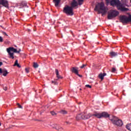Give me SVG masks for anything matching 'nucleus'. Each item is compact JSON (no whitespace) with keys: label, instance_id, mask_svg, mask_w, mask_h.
<instances>
[{"label":"nucleus","instance_id":"obj_27","mask_svg":"<svg viewBox=\"0 0 131 131\" xmlns=\"http://www.w3.org/2000/svg\"><path fill=\"white\" fill-rule=\"evenodd\" d=\"M17 106H18V108H19L20 109H23V107L21 105H20L19 103H17Z\"/></svg>","mask_w":131,"mask_h":131},{"label":"nucleus","instance_id":"obj_15","mask_svg":"<svg viewBox=\"0 0 131 131\" xmlns=\"http://www.w3.org/2000/svg\"><path fill=\"white\" fill-rule=\"evenodd\" d=\"M110 55L112 58H113V57H116V56L118 55V53L117 52L112 51L110 53Z\"/></svg>","mask_w":131,"mask_h":131},{"label":"nucleus","instance_id":"obj_23","mask_svg":"<svg viewBox=\"0 0 131 131\" xmlns=\"http://www.w3.org/2000/svg\"><path fill=\"white\" fill-rule=\"evenodd\" d=\"M33 66L34 68H38V64H37L36 62H34Z\"/></svg>","mask_w":131,"mask_h":131},{"label":"nucleus","instance_id":"obj_12","mask_svg":"<svg viewBox=\"0 0 131 131\" xmlns=\"http://www.w3.org/2000/svg\"><path fill=\"white\" fill-rule=\"evenodd\" d=\"M72 72L75 73V74H78V69L77 68L73 67L71 69Z\"/></svg>","mask_w":131,"mask_h":131},{"label":"nucleus","instance_id":"obj_21","mask_svg":"<svg viewBox=\"0 0 131 131\" xmlns=\"http://www.w3.org/2000/svg\"><path fill=\"white\" fill-rule=\"evenodd\" d=\"M126 128L128 130H131V124H128L126 125Z\"/></svg>","mask_w":131,"mask_h":131},{"label":"nucleus","instance_id":"obj_18","mask_svg":"<svg viewBox=\"0 0 131 131\" xmlns=\"http://www.w3.org/2000/svg\"><path fill=\"white\" fill-rule=\"evenodd\" d=\"M60 1L61 0H53L55 7H58V6H59Z\"/></svg>","mask_w":131,"mask_h":131},{"label":"nucleus","instance_id":"obj_31","mask_svg":"<svg viewBox=\"0 0 131 131\" xmlns=\"http://www.w3.org/2000/svg\"><path fill=\"white\" fill-rule=\"evenodd\" d=\"M50 113L52 115H56V113H55L54 111L51 112Z\"/></svg>","mask_w":131,"mask_h":131},{"label":"nucleus","instance_id":"obj_5","mask_svg":"<svg viewBox=\"0 0 131 131\" xmlns=\"http://www.w3.org/2000/svg\"><path fill=\"white\" fill-rule=\"evenodd\" d=\"M111 120L113 124H115L117 126H122L123 125V122H122V121L116 117H114Z\"/></svg>","mask_w":131,"mask_h":131},{"label":"nucleus","instance_id":"obj_25","mask_svg":"<svg viewBox=\"0 0 131 131\" xmlns=\"http://www.w3.org/2000/svg\"><path fill=\"white\" fill-rule=\"evenodd\" d=\"M51 83H52V84H54V85L58 84V82H57L56 81H52Z\"/></svg>","mask_w":131,"mask_h":131},{"label":"nucleus","instance_id":"obj_24","mask_svg":"<svg viewBox=\"0 0 131 131\" xmlns=\"http://www.w3.org/2000/svg\"><path fill=\"white\" fill-rule=\"evenodd\" d=\"M21 50H19V51H17V49L13 48V53H17V54H19L20 53V51Z\"/></svg>","mask_w":131,"mask_h":131},{"label":"nucleus","instance_id":"obj_17","mask_svg":"<svg viewBox=\"0 0 131 131\" xmlns=\"http://www.w3.org/2000/svg\"><path fill=\"white\" fill-rule=\"evenodd\" d=\"M2 73H3V76H6L7 75H8V74H9V72H8L7 70L4 69L3 70Z\"/></svg>","mask_w":131,"mask_h":131},{"label":"nucleus","instance_id":"obj_42","mask_svg":"<svg viewBox=\"0 0 131 131\" xmlns=\"http://www.w3.org/2000/svg\"><path fill=\"white\" fill-rule=\"evenodd\" d=\"M0 126H2V123L0 122Z\"/></svg>","mask_w":131,"mask_h":131},{"label":"nucleus","instance_id":"obj_2","mask_svg":"<svg viewBox=\"0 0 131 131\" xmlns=\"http://www.w3.org/2000/svg\"><path fill=\"white\" fill-rule=\"evenodd\" d=\"M111 5L114 6H116L119 11L121 12H127L128 8L124 7L123 4L120 3L119 0H112L111 1Z\"/></svg>","mask_w":131,"mask_h":131},{"label":"nucleus","instance_id":"obj_11","mask_svg":"<svg viewBox=\"0 0 131 131\" xmlns=\"http://www.w3.org/2000/svg\"><path fill=\"white\" fill-rule=\"evenodd\" d=\"M110 116V115H109L106 112H102L101 113V118L104 117V118H108Z\"/></svg>","mask_w":131,"mask_h":131},{"label":"nucleus","instance_id":"obj_14","mask_svg":"<svg viewBox=\"0 0 131 131\" xmlns=\"http://www.w3.org/2000/svg\"><path fill=\"white\" fill-rule=\"evenodd\" d=\"M106 75H107L106 73H101L100 74H99L98 77L99 78L101 79V80H103V79H104V76H106Z\"/></svg>","mask_w":131,"mask_h":131},{"label":"nucleus","instance_id":"obj_6","mask_svg":"<svg viewBox=\"0 0 131 131\" xmlns=\"http://www.w3.org/2000/svg\"><path fill=\"white\" fill-rule=\"evenodd\" d=\"M83 1L84 0H78V3L76 0H73L72 3H71V8L73 9V8H75V7H77L78 6V4L80 6L81 5H82L83 4Z\"/></svg>","mask_w":131,"mask_h":131},{"label":"nucleus","instance_id":"obj_36","mask_svg":"<svg viewBox=\"0 0 131 131\" xmlns=\"http://www.w3.org/2000/svg\"><path fill=\"white\" fill-rule=\"evenodd\" d=\"M76 75H78V76H79V77H82V75H79L78 73V74H77Z\"/></svg>","mask_w":131,"mask_h":131},{"label":"nucleus","instance_id":"obj_8","mask_svg":"<svg viewBox=\"0 0 131 131\" xmlns=\"http://www.w3.org/2000/svg\"><path fill=\"white\" fill-rule=\"evenodd\" d=\"M93 115L91 114H88V115H86L85 114H82V119H89V118H91Z\"/></svg>","mask_w":131,"mask_h":131},{"label":"nucleus","instance_id":"obj_7","mask_svg":"<svg viewBox=\"0 0 131 131\" xmlns=\"http://www.w3.org/2000/svg\"><path fill=\"white\" fill-rule=\"evenodd\" d=\"M0 5H2L5 8H9V2L7 0H0Z\"/></svg>","mask_w":131,"mask_h":131},{"label":"nucleus","instance_id":"obj_13","mask_svg":"<svg viewBox=\"0 0 131 131\" xmlns=\"http://www.w3.org/2000/svg\"><path fill=\"white\" fill-rule=\"evenodd\" d=\"M55 73L56 77L58 78V79H62V78H63V77H62V76L59 74V71L58 69H55Z\"/></svg>","mask_w":131,"mask_h":131},{"label":"nucleus","instance_id":"obj_29","mask_svg":"<svg viewBox=\"0 0 131 131\" xmlns=\"http://www.w3.org/2000/svg\"><path fill=\"white\" fill-rule=\"evenodd\" d=\"M86 88H89V89H92V86L89 84L85 85Z\"/></svg>","mask_w":131,"mask_h":131},{"label":"nucleus","instance_id":"obj_22","mask_svg":"<svg viewBox=\"0 0 131 131\" xmlns=\"http://www.w3.org/2000/svg\"><path fill=\"white\" fill-rule=\"evenodd\" d=\"M9 56H10V58H11V59H14V53H12V52H8Z\"/></svg>","mask_w":131,"mask_h":131},{"label":"nucleus","instance_id":"obj_1","mask_svg":"<svg viewBox=\"0 0 131 131\" xmlns=\"http://www.w3.org/2000/svg\"><path fill=\"white\" fill-rule=\"evenodd\" d=\"M95 11H97L99 14H102V16L107 14L108 8L105 7V4L103 2L99 3L96 5L94 9Z\"/></svg>","mask_w":131,"mask_h":131},{"label":"nucleus","instance_id":"obj_30","mask_svg":"<svg viewBox=\"0 0 131 131\" xmlns=\"http://www.w3.org/2000/svg\"><path fill=\"white\" fill-rule=\"evenodd\" d=\"M61 113H62V114H67V112L65 111H61Z\"/></svg>","mask_w":131,"mask_h":131},{"label":"nucleus","instance_id":"obj_37","mask_svg":"<svg viewBox=\"0 0 131 131\" xmlns=\"http://www.w3.org/2000/svg\"><path fill=\"white\" fill-rule=\"evenodd\" d=\"M0 73H3V70L2 68H0Z\"/></svg>","mask_w":131,"mask_h":131},{"label":"nucleus","instance_id":"obj_41","mask_svg":"<svg viewBox=\"0 0 131 131\" xmlns=\"http://www.w3.org/2000/svg\"><path fill=\"white\" fill-rule=\"evenodd\" d=\"M28 31L29 32L30 31V29H28Z\"/></svg>","mask_w":131,"mask_h":131},{"label":"nucleus","instance_id":"obj_3","mask_svg":"<svg viewBox=\"0 0 131 131\" xmlns=\"http://www.w3.org/2000/svg\"><path fill=\"white\" fill-rule=\"evenodd\" d=\"M63 13H65L67 16H73L74 13L73 12V8L70 6L65 7L63 10Z\"/></svg>","mask_w":131,"mask_h":131},{"label":"nucleus","instance_id":"obj_35","mask_svg":"<svg viewBox=\"0 0 131 131\" xmlns=\"http://www.w3.org/2000/svg\"><path fill=\"white\" fill-rule=\"evenodd\" d=\"M4 91H7L8 90V88L7 86H4Z\"/></svg>","mask_w":131,"mask_h":131},{"label":"nucleus","instance_id":"obj_20","mask_svg":"<svg viewBox=\"0 0 131 131\" xmlns=\"http://www.w3.org/2000/svg\"><path fill=\"white\" fill-rule=\"evenodd\" d=\"M13 66H17L18 68H21V66L18 63V60H16Z\"/></svg>","mask_w":131,"mask_h":131},{"label":"nucleus","instance_id":"obj_34","mask_svg":"<svg viewBox=\"0 0 131 131\" xmlns=\"http://www.w3.org/2000/svg\"><path fill=\"white\" fill-rule=\"evenodd\" d=\"M86 66V64H82V66L80 67V68L82 69Z\"/></svg>","mask_w":131,"mask_h":131},{"label":"nucleus","instance_id":"obj_32","mask_svg":"<svg viewBox=\"0 0 131 131\" xmlns=\"http://www.w3.org/2000/svg\"><path fill=\"white\" fill-rule=\"evenodd\" d=\"M3 41H4V39L2 37L0 36V42H3Z\"/></svg>","mask_w":131,"mask_h":131},{"label":"nucleus","instance_id":"obj_9","mask_svg":"<svg viewBox=\"0 0 131 131\" xmlns=\"http://www.w3.org/2000/svg\"><path fill=\"white\" fill-rule=\"evenodd\" d=\"M53 126H52V127L53 128H55V129H56L58 131H63V128L59 126L58 125H57V124H54L53 125Z\"/></svg>","mask_w":131,"mask_h":131},{"label":"nucleus","instance_id":"obj_19","mask_svg":"<svg viewBox=\"0 0 131 131\" xmlns=\"http://www.w3.org/2000/svg\"><path fill=\"white\" fill-rule=\"evenodd\" d=\"M7 51L8 53H11V52L14 51V47H10L9 48L7 49Z\"/></svg>","mask_w":131,"mask_h":131},{"label":"nucleus","instance_id":"obj_40","mask_svg":"<svg viewBox=\"0 0 131 131\" xmlns=\"http://www.w3.org/2000/svg\"><path fill=\"white\" fill-rule=\"evenodd\" d=\"M4 34L5 35H6L7 36H8V34H7V33H5Z\"/></svg>","mask_w":131,"mask_h":131},{"label":"nucleus","instance_id":"obj_4","mask_svg":"<svg viewBox=\"0 0 131 131\" xmlns=\"http://www.w3.org/2000/svg\"><path fill=\"white\" fill-rule=\"evenodd\" d=\"M118 15H119V12L116 10H112L108 12L107 19H108V20H111V19L117 17Z\"/></svg>","mask_w":131,"mask_h":131},{"label":"nucleus","instance_id":"obj_26","mask_svg":"<svg viewBox=\"0 0 131 131\" xmlns=\"http://www.w3.org/2000/svg\"><path fill=\"white\" fill-rule=\"evenodd\" d=\"M116 71V69H115V68H113L112 69L111 72H112L113 73H115Z\"/></svg>","mask_w":131,"mask_h":131},{"label":"nucleus","instance_id":"obj_10","mask_svg":"<svg viewBox=\"0 0 131 131\" xmlns=\"http://www.w3.org/2000/svg\"><path fill=\"white\" fill-rule=\"evenodd\" d=\"M92 116H95L97 118H102V113L95 112L94 114H92Z\"/></svg>","mask_w":131,"mask_h":131},{"label":"nucleus","instance_id":"obj_38","mask_svg":"<svg viewBox=\"0 0 131 131\" xmlns=\"http://www.w3.org/2000/svg\"><path fill=\"white\" fill-rule=\"evenodd\" d=\"M66 123L67 124H71V123H70V122H66Z\"/></svg>","mask_w":131,"mask_h":131},{"label":"nucleus","instance_id":"obj_33","mask_svg":"<svg viewBox=\"0 0 131 131\" xmlns=\"http://www.w3.org/2000/svg\"><path fill=\"white\" fill-rule=\"evenodd\" d=\"M25 70H26V72L27 73H29V69H28V68H26Z\"/></svg>","mask_w":131,"mask_h":131},{"label":"nucleus","instance_id":"obj_39","mask_svg":"<svg viewBox=\"0 0 131 131\" xmlns=\"http://www.w3.org/2000/svg\"><path fill=\"white\" fill-rule=\"evenodd\" d=\"M2 65H3V62H0V67H1V66H2Z\"/></svg>","mask_w":131,"mask_h":131},{"label":"nucleus","instance_id":"obj_16","mask_svg":"<svg viewBox=\"0 0 131 131\" xmlns=\"http://www.w3.org/2000/svg\"><path fill=\"white\" fill-rule=\"evenodd\" d=\"M76 120H80V119H82V114H78L76 117Z\"/></svg>","mask_w":131,"mask_h":131},{"label":"nucleus","instance_id":"obj_28","mask_svg":"<svg viewBox=\"0 0 131 131\" xmlns=\"http://www.w3.org/2000/svg\"><path fill=\"white\" fill-rule=\"evenodd\" d=\"M106 1V5H108V4H109L110 3V4H111V1L112 0H105Z\"/></svg>","mask_w":131,"mask_h":131}]
</instances>
